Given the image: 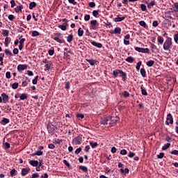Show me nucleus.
I'll use <instances>...</instances> for the list:
<instances>
[{
  "mask_svg": "<svg viewBox=\"0 0 178 178\" xmlns=\"http://www.w3.org/2000/svg\"><path fill=\"white\" fill-rule=\"evenodd\" d=\"M73 38L74 36L72 34H70L67 37V42H69V44H72V41H73Z\"/></svg>",
  "mask_w": 178,
  "mask_h": 178,
  "instance_id": "obj_24",
  "label": "nucleus"
},
{
  "mask_svg": "<svg viewBox=\"0 0 178 178\" xmlns=\"http://www.w3.org/2000/svg\"><path fill=\"white\" fill-rule=\"evenodd\" d=\"M81 143H83V135H79L72 140L74 145H81Z\"/></svg>",
  "mask_w": 178,
  "mask_h": 178,
  "instance_id": "obj_3",
  "label": "nucleus"
},
{
  "mask_svg": "<svg viewBox=\"0 0 178 178\" xmlns=\"http://www.w3.org/2000/svg\"><path fill=\"white\" fill-rule=\"evenodd\" d=\"M172 38H167L163 46L164 51H170V48H172Z\"/></svg>",
  "mask_w": 178,
  "mask_h": 178,
  "instance_id": "obj_2",
  "label": "nucleus"
},
{
  "mask_svg": "<svg viewBox=\"0 0 178 178\" xmlns=\"http://www.w3.org/2000/svg\"><path fill=\"white\" fill-rule=\"evenodd\" d=\"M48 54H49V55H50V56H52V55H54V54H55V50L54 49V48L49 49L48 51Z\"/></svg>",
  "mask_w": 178,
  "mask_h": 178,
  "instance_id": "obj_49",
  "label": "nucleus"
},
{
  "mask_svg": "<svg viewBox=\"0 0 178 178\" xmlns=\"http://www.w3.org/2000/svg\"><path fill=\"white\" fill-rule=\"evenodd\" d=\"M140 9L143 12H147V6L145 4H140Z\"/></svg>",
  "mask_w": 178,
  "mask_h": 178,
  "instance_id": "obj_40",
  "label": "nucleus"
},
{
  "mask_svg": "<svg viewBox=\"0 0 178 178\" xmlns=\"http://www.w3.org/2000/svg\"><path fill=\"white\" fill-rule=\"evenodd\" d=\"M21 101H24V99H27V94L23 93L19 97Z\"/></svg>",
  "mask_w": 178,
  "mask_h": 178,
  "instance_id": "obj_34",
  "label": "nucleus"
},
{
  "mask_svg": "<svg viewBox=\"0 0 178 178\" xmlns=\"http://www.w3.org/2000/svg\"><path fill=\"white\" fill-rule=\"evenodd\" d=\"M120 155H127V150L123 149L120 152Z\"/></svg>",
  "mask_w": 178,
  "mask_h": 178,
  "instance_id": "obj_56",
  "label": "nucleus"
},
{
  "mask_svg": "<svg viewBox=\"0 0 178 178\" xmlns=\"http://www.w3.org/2000/svg\"><path fill=\"white\" fill-rule=\"evenodd\" d=\"M140 89H141L142 95H148V92H147V90L144 89L143 86H141Z\"/></svg>",
  "mask_w": 178,
  "mask_h": 178,
  "instance_id": "obj_41",
  "label": "nucleus"
},
{
  "mask_svg": "<svg viewBox=\"0 0 178 178\" xmlns=\"http://www.w3.org/2000/svg\"><path fill=\"white\" fill-rule=\"evenodd\" d=\"M98 27H99V23L96 19L90 21V30H97Z\"/></svg>",
  "mask_w": 178,
  "mask_h": 178,
  "instance_id": "obj_5",
  "label": "nucleus"
},
{
  "mask_svg": "<svg viewBox=\"0 0 178 178\" xmlns=\"http://www.w3.org/2000/svg\"><path fill=\"white\" fill-rule=\"evenodd\" d=\"M65 88L66 90H69V88H70V82L67 81L65 83Z\"/></svg>",
  "mask_w": 178,
  "mask_h": 178,
  "instance_id": "obj_53",
  "label": "nucleus"
},
{
  "mask_svg": "<svg viewBox=\"0 0 178 178\" xmlns=\"http://www.w3.org/2000/svg\"><path fill=\"white\" fill-rule=\"evenodd\" d=\"M17 71L19 72V73H22L23 70H26L27 69V65L26 64H19L17 65Z\"/></svg>",
  "mask_w": 178,
  "mask_h": 178,
  "instance_id": "obj_10",
  "label": "nucleus"
},
{
  "mask_svg": "<svg viewBox=\"0 0 178 178\" xmlns=\"http://www.w3.org/2000/svg\"><path fill=\"white\" fill-rule=\"evenodd\" d=\"M16 172H17V171L15 168L11 170L10 172V176H12V177H13V176H16Z\"/></svg>",
  "mask_w": 178,
  "mask_h": 178,
  "instance_id": "obj_39",
  "label": "nucleus"
},
{
  "mask_svg": "<svg viewBox=\"0 0 178 178\" xmlns=\"http://www.w3.org/2000/svg\"><path fill=\"white\" fill-rule=\"evenodd\" d=\"M4 148L6 149H9V148H10V143L6 142L4 143Z\"/></svg>",
  "mask_w": 178,
  "mask_h": 178,
  "instance_id": "obj_51",
  "label": "nucleus"
},
{
  "mask_svg": "<svg viewBox=\"0 0 178 178\" xmlns=\"http://www.w3.org/2000/svg\"><path fill=\"white\" fill-rule=\"evenodd\" d=\"M130 34H127L124 36V45H130Z\"/></svg>",
  "mask_w": 178,
  "mask_h": 178,
  "instance_id": "obj_12",
  "label": "nucleus"
},
{
  "mask_svg": "<svg viewBox=\"0 0 178 178\" xmlns=\"http://www.w3.org/2000/svg\"><path fill=\"white\" fill-rule=\"evenodd\" d=\"M91 16H90V15H86L84 17V20L85 22H88V20H90Z\"/></svg>",
  "mask_w": 178,
  "mask_h": 178,
  "instance_id": "obj_58",
  "label": "nucleus"
},
{
  "mask_svg": "<svg viewBox=\"0 0 178 178\" xmlns=\"http://www.w3.org/2000/svg\"><path fill=\"white\" fill-rule=\"evenodd\" d=\"M4 52L6 55H9L10 56H13V53L10 51L9 49H6L4 50Z\"/></svg>",
  "mask_w": 178,
  "mask_h": 178,
  "instance_id": "obj_38",
  "label": "nucleus"
},
{
  "mask_svg": "<svg viewBox=\"0 0 178 178\" xmlns=\"http://www.w3.org/2000/svg\"><path fill=\"white\" fill-rule=\"evenodd\" d=\"M2 34L4 37H8L9 35V31L3 30Z\"/></svg>",
  "mask_w": 178,
  "mask_h": 178,
  "instance_id": "obj_50",
  "label": "nucleus"
},
{
  "mask_svg": "<svg viewBox=\"0 0 178 178\" xmlns=\"http://www.w3.org/2000/svg\"><path fill=\"white\" fill-rule=\"evenodd\" d=\"M109 119H111V126H115V124H116V123H118V120H119V117L116 116V117H110Z\"/></svg>",
  "mask_w": 178,
  "mask_h": 178,
  "instance_id": "obj_11",
  "label": "nucleus"
},
{
  "mask_svg": "<svg viewBox=\"0 0 178 178\" xmlns=\"http://www.w3.org/2000/svg\"><path fill=\"white\" fill-rule=\"evenodd\" d=\"M19 87V83H14L12 84V88L13 90H17V88Z\"/></svg>",
  "mask_w": 178,
  "mask_h": 178,
  "instance_id": "obj_47",
  "label": "nucleus"
},
{
  "mask_svg": "<svg viewBox=\"0 0 178 178\" xmlns=\"http://www.w3.org/2000/svg\"><path fill=\"white\" fill-rule=\"evenodd\" d=\"M98 15H99V10H95L92 11V15L94 16V17H98Z\"/></svg>",
  "mask_w": 178,
  "mask_h": 178,
  "instance_id": "obj_37",
  "label": "nucleus"
},
{
  "mask_svg": "<svg viewBox=\"0 0 178 178\" xmlns=\"http://www.w3.org/2000/svg\"><path fill=\"white\" fill-rule=\"evenodd\" d=\"M125 60L126 62H128V63H133V62H134V58L132 56H128Z\"/></svg>",
  "mask_w": 178,
  "mask_h": 178,
  "instance_id": "obj_25",
  "label": "nucleus"
},
{
  "mask_svg": "<svg viewBox=\"0 0 178 178\" xmlns=\"http://www.w3.org/2000/svg\"><path fill=\"white\" fill-rule=\"evenodd\" d=\"M3 56H5V54H0V65H3Z\"/></svg>",
  "mask_w": 178,
  "mask_h": 178,
  "instance_id": "obj_35",
  "label": "nucleus"
},
{
  "mask_svg": "<svg viewBox=\"0 0 178 178\" xmlns=\"http://www.w3.org/2000/svg\"><path fill=\"white\" fill-rule=\"evenodd\" d=\"M84 34V31L81 29V28H79L78 30V36L79 37H83V35Z\"/></svg>",
  "mask_w": 178,
  "mask_h": 178,
  "instance_id": "obj_33",
  "label": "nucleus"
},
{
  "mask_svg": "<svg viewBox=\"0 0 178 178\" xmlns=\"http://www.w3.org/2000/svg\"><path fill=\"white\" fill-rule=\"evenodd\" d=\"M113 75L114 79H116V77H122L123 81H126V79H127V74L122 70H113Z\"/></svg>",
  "mask_w": 178,
  "mask_h": 178,
  "instance_id": "obj_1",
  "label": "nucleus"
},
{
  "mask_svg": "<svg viewBox=\"0 0 178 178\" xmlns=\"http://www.w3.org/2000/svg\"><path fill=\"white\" fill-rule=\"evenodd\" d=\"M52 66V62H49L47 64L45 65L44 70H49L51 69V67Z\"/></svg>",
  "mask_w": 178,
  "mask_h": 178,
  "instance_id": "obj_28",
  "label": "nucleus"
},
{
  "mask_svg": "<svg viewBox=\"0 0 178 178\" xmlns=\"http://www.w3.org/2000/svg\"><path fill=\"white\" fill-rule=\"evenodd\" d=\"M63 163H64V165H65L68 169H70V163H69L67 160H63Z\"/></svg>",
  "mask_w": 178,
  "mask_h": 178,
  "instance_id": "obj_46",
  "label": "nucleus"
},
{
  "mask_svg": "<svg viewBox=\"0 0 178 178\" xmlns=\"http://www.w3.org/2000/svg\"><path fill=\"white\" fill-rule=\"evenodd\" d=\"M47 130L49 134H51V136H53V134H55V127H54V125L48 124Z\"/></svg>",
  "mask_w": 178,
  "mask_h": 178,
  "instance_id": "obj_7",
  "label": "nucleus"
},
{
  "mask_svg": "<svg viewBox=\"0 0 178 178\" xmlns=\"http://www.w3.org/2000/svg\"><path fill=\"white\" fill-rule=\"evenodd\" d=\"M159 25V24L158 23V21H156V20H154L152 23L153 27H158Z\"/></svg>",
  "mask_w": 178,
  "mask_h": 178,
  "instance_id": "obj_60",
  "label": "nucleus"
},
{
  "mask_svg": "<svg viewBox=\"0 0 178 178\" xmlns=\"http://www.w3.org/2000/svg\"><path fill=\"white\" fill-rule=\"evenodd\" d=\"M90 145L92 147V148H97L98 147V143L97 142H92V141H90Z\"/></svg>",
  "mask_w": 178,
  "mask_h": 178,
  "instance_id": "obj_29",
  "label": "nucleus"
},
{
  "mask_svg": "<svg viewBox=\"0 0 178 178\" xmlns=\"http://www.w3.org/2000/svg\"><path fill=\"white\" fill-rule=\"evenodd\" d=\"M38 35H40V33L37 31H33L32 32V37H38Z\"/></svg>",
  "mask_w": 178,
  "mask_h": 178,
  "instance_id": "obj_48",
  "label": "nucleus"
},
{
  "mask_svg": "<svg viewBox=\"0 0 178 178\" xmlns=\"http://www.w3.org/2000/svg\"><path fill=\"white\" fill-rule=\"evenodd\" d=\"M27 86H29L27 80L24 81L22 83V87H27Z\"/></svg>",
  "mask_w": 178,
  "mask_h": 178,
  "instance_id": "obj_55",
  "label": "nucleus"
},
{
  "mask_svg": "<svg viewBox=\"0 0 178 178\" xmlns=\"http://www.w3.org/2000/svg\"><path fill=\"white\" fill-rule=\"evenodd\" d=\"M108 122H109V119L108 118H103L101 120L102 124H104V126H106L108 124Z\"/></svg>",
  "mask_w": 178,
  "mask_h": 178,
  "instance_id": "obj_19",
  "label": "nucleus"
},
{
  "mask_svg": "<svg viewBox=\"0 0 178 178\" xmlns=\"http://www.w3.org/2000/svg\"><path fill=\"white\" fill-rule=\"evenodd\" d=\"M30 172V169L28 168H22L21 171V175L22 176H26V175H29Z\"/></svg>",
  "mask_w": 178,
  "mask_h": 178,
  "instance_id": "obj_15",
  "label": "nucleus"
},
{
  "mask_svg": "<svg viewBox=\"0 0 178 178\" xmlns=\"http://www.w3.org/2000/svg\"><path fill=\"white\" fill-rule=\"evenodd\" d=\"M140 74L142 77H147V71H145V69L144 68L140 69Z\"/></svg>",
  "mask_w": 178,
  "mask_h": 178,
  "instance_id": "obj_27",
  "label": "nucleus"
},
{
  "mask_svg": "<svg viewBox=\"0 0 178 178\" xmlns=\"http://www.w3.org/2000/svg\"><path fill=\"white\" fill-rule=\"evenodd\" d=\"M109 33L110 34H120L122 33V28L115 27L114 30H111Z\"/></svg>",
  "mask_w": 178,
  "mask_h": 178,
  "instance_id": "obj_8",
  "label": "nucleus"
},
{
  "mask_svg": "<svg viewBox=\"0 0 178 178\" xmlns=\"http://www.w3.org/2000/svg\"><path fill=\"white\" fill-rule=\"evenodd\" d=\"M165 124L167 126H169V124H173V116L172 115L171 113L168 114Z\"/></svg>",
  "mask_w": 178,
  "mask_h": 178,
  "instance_id": "obj_6",
  "label": "nucleus"
},
{
  "mask_svg": "<svg viewBox=\"0 0 178 178\" xmlns=\"http://www.w3.org/2000/svg\"><path fill=\"white\" fill-rule=\"evenodd\" d=\"M163 41H164L163 38L161 35H159L157 38L158 45H163Z\"/></svg>",
  "mask_w": 178,
  "mask_h": 178,
  "instance_id": "obj_16",
  "label": "nucleus"
},
{
  "mask_svg": "<svg viewBox=\"0 0 178 178\" xmlns=\"http://www.w3.org/2000/svg\"><path fill=\"white\" fill-rule=\"evenodd\" d=\"M42 154H44V152L41 151V150H38L35 152V154L38 156H41V155H42Z\"/></svg>",
  "mask_w": 178,
  "mask_h": 178,
  "instance_id": "obj_54",
  "label": "nucleus"
},
{
  "mask_svg": "<svg viewBox=\"0 0 178 178\" xmlns=\"http://www.w3.org/2000/svg\"><path fill=\"white\" fill-rule=\"evenodd\" d=\"M29 165L33 166V168H37L38 166V161L37 160H31L29 161Z\"/></svg>",
  "mask_w": 178,
  "mask_h": 178,
  "instance_id": "obj_14",
  "label": "nucleus"
},
{
  "mask_svg": "<svg viewBox=\"0 0 178 178\" xmlns=\"http://www.w3.org/2000/svg\"><path fill=\"white\" fill-rule=\"evenodd\" d=\"M129 97H130V93L129 92H127V90H124V93H123V97L127 98Z\"/></svg>",
  "mask_w": 178,
  "mask_h": 178,
  "instance_id": "obj_43",
  "label": "nucleus"
},
{
  "mask_svg": "<svg viewBox=\"0 0 178 178\" xmlns=\"http://www.w3.org/2000/svg\"><path fill=\"white\" fill-rule=\"evenodd\" d=\"M170 154L172 155H177L178 156V150H176V149L172 150V152H170Z\"/></svg>",
  "mask_w": 178,
  "mask_h": 178,
  "instance_id": "obj_62",
  "label": "nucleus"
},
{
  "mask_svg": "<svg viewBox=\"0 0 178 178\" xmlns=\"http://www.w3.org/2000/svg\"><path fill=\"white\" fill-rule=\"evenodd\" d=\"M81 152V147L76 149L75 151L76 155H79V154H80Z\"/></svg>",
  "mask_w": 178,
  "mask_h": 178,
  "instance_id": "obj_63",
  "label": "nucleus"
},
{
  "mask_svg": "<svg viewBox=\"0 0 178 178\" xmlns=\"http://www.w3.org/2000/svg\"><path fill=\"white\" fill-rule=\"evenodd\" d=\"M146 3L147 4V8L149 9H151L152 6H155V0L152 1L149 3H148V1H146Z\"/></svg>",
  "mask_w": 178,
  "mask_h": 178,
  "instance_id": "obj_21",
  "label": "nucleus"
},
{
  "mask_svg": "<svg viewBox=\"0 0 178 178\" xmlns=\"http://www.w3.org/2000/svg\"><path fill=\"white\" fill-rule=\"evenodd\" d=\"M37 6V3L34 1H32L29 3V9L32 10L34 9Z\"/></svg>",
  "mask_w": 178,
  "mask_h": 178,
  "instance_id": "obj_30",
  "label": "nucleus"
},
{
  "mask_svg": "<svg viewBox=\"0 0 178 178\" xmlns=\"http://www.w3.org/2000/svg\"><path fill=\"white\" fill-rule=\"evenodd\" d=\"M38 81V76H36L34 79H33L32 83L33 84H37V82Z\"/></svg>",
  "mask_w": 178,
  "mask_h": 178,
  "instance_id": "obj_59",
  "label": "nucleus"
},
{
  "mask_svg": "<svg viewBox=\"0 0 178 178\" xmlns=\"http://www.w3.org/2000/svg\"><path fill=\"white\" fill-rule=\"evenodd\" d=\"M154 64H155V61L152 60H150L146 63V65L147 66H148V67H152V66H154Z\"/></svg>",
  "mask_w": 178,
  "mask_h": 178,
  "instance_id": "obj_22",
  "label": "nucleus"
},
{
  "mask_svg": "<svg viewBox=\"0 0 178 178\" xmlns=\"http://www.w3.org/2000/svg\"><path fill=\"white\" fill-rule=\"evenodd\" d=\"M86 62H88L90 65V66H94L95 65H97V63H98V61L94 59H86Z\"/></svg>",
  "mask_w": 178,
  "mask_h": 178,
  "instance_id": "obj_13",
  "label": "nucleus"
},
{
  "mask_svg": "<svg viewBox=\"0 0 178 178\" xmlns=\"http://www.w3.org/2000/svg\"><path fill=\"white\" fill-rule=\"evenodd\" d=\"M22 9H23V5H19L15 8V12L19 13V12H22Z\"/></svg>",
  "mask_w": 178,
  "mask_h": 178,
  "instance_id": "obj_23",
  "label": "nucleus"
},
{
  "mask_svg": "<svg viewBox=\"0 0 178 178\" xmlns=\"http://www.w3.org/2000/svg\"><path fill=\"white\" fill-rule=\"evenodd\" d=\"M54 35H55V37L53 38V40H54V41H56L59 44H65V40L59 38V37H60V35H62V33H55Z\"/></svg>",
  "mask_w": 178,
  "mask_h": 178,
  "instance_id": "obj_4",
  "label": "nucleus"
},
{
  "mask_svg": "<svg viewBox=\"0 0 178 178\" xmlns=\"http://www.w3.org/2000/svg\"><path fill=\"white\" fill-rule=\"evenodd\" d=\"M58 29H60L63 31H66V25H58Z\"/></svg>",
  "mask_w": 178,
  "mask_h": 178,
  "instance_id": "obj_45",
  "label": "nucleus"
},
{
  "mask_svg": "<svg viewBox=\"0 0 178 178\" xmlns=\"http://www.w3.org/2000/svg\"><path fill=\"white\" fill-rule=\"evenodd\" d=\"M92 45L93 47H96L97 48H102V43H98L95 41L91 42Z\"/></svg>",
  "mask_w": 178,
  "mask_h": 178,
  "instance_id": "obj_18",
  "label": "nucleus"
},
{
  "mask_svg": "<svg viewBox=\"0 0 178 178\" xmlns=\"http://www.w3.org/2000/svg\"><path fill=\"white\" fill-rule=\"evenodd\" d=\"M10 42V38L6 37V38H5V42H4L5 47H8Z\"/></svg>",
  "mask_w": 178,
  "mask_h": 178,
  "instance_id": "obj_32",
  "label": "nucleus"
},
{
  "mask_svg": "<svg viewBox=\"0 0 178 178\" xmlns=\"http://www.w3.org/2000/svg\"><path fill=\"white\" fill-rule=\"evenodd\" d=\"M165 156V154L163 152L159 153V155H157L158 159H162Z\"/></svg>",
  "mask_w": 178,
  "mask_h": 178,
  "instance_id": "obj_52",
  "label": "nucleus"
},
{
  "mask_svg": "<svg viewBox=\"0 0 178 178\" xmlns=\"http://www.w3.org/2000/svg\"><path fill=\"white\" fill-rule=\"evenodd\" d=\"M79 169L81 170H83V172H84L85 173H87V172H88V168L86 166L81 165L79 166Z\"/></svg>",
  "mask_w": 178,
  "mask_h": 178,
  "instance_id": "obj_31",
  "label": "nucleus"
},
{
  "mask_svg": "<svg viewBox=\"0 0 178 178\" xmlns=\"http://www.w3.org/2000/svg\"><path fill=\"white\" fill-rule=\"evenodd\" d=\"M1 99H2V102L3 104H6L8 102H9V96L8 95H6V93L3 92L1 94Z\"/></svg>",
  "mask_w": 178,
  "mask_h": 178,
  "instance_id": "obj_9",
  "label": "nucleus"
},
{
  "mask_svg": "<svg viewBox=\"0 0 178 178\" xmlns=\"http://www.w3.org/2000/svg\"><path fill=\"white\" fill-rule=\"evenodd\" d=\"M174 40H175V42H176V44H178V33L174 35Z\"/></svg>",
  "mask_w": 178,
  "mask_h": 178,
  "instance_id": "obj_61",
  "label": "nucleus"
},
{
  "mask_svg": "<svg viewBox=\"0 0 178 178\" xmlns=\"http://www.w3.org/2000/svg\"><path fill=\"white\" fill-rule=\"evenodd\" d=\"M8 19L10 20V22H13V19H15V15H9Z\"/></svg>",
  "mask_w": 178,
  "mask_h": 178,
  "instance_id": "obj_64",
  "label": "nucleus"
},
{
  "mask_svg": "<svg viewBox=\"0 0 178 178\" xmlns=\"http://www.w3.org/2000/svg\"><path fill=\"white\" fill-rule=\"evenodd\" d=\"M120 172L121 173H124L125 175L129 174V172H130V170H129V168H125L124 170L123 168L120 169Z\"/></svg>",
  "mask_w": 178,
  "mask_h": 178,
  "instance_id": "obj_36",
  "label": "nucleus"
},
{
  "mask_svg": "<svg viewBox=\"0 0 178 178\" xmlns=\"http://www.w3.org/2000/svg\"><path fill=\"white\" fill-rule=\"evenodd\" d=\"M174 12H178V3H174Z\"/></svg>",
  "mask_w": 178,
  "mask_h": 178,
  "instance_id": "obj_57",
  "label": "nucleus"
},
{
  "mask_svg": "<svg viewBox=\"0 0 178 178\" xmlns=\"http://www.w3.org/2000/svg\"><path fill=\"white\" fill-rule=\"evenodd\" d=\"M139 24L144 29H148V25H147V23H145L144 21H140Z\"/></svg>",
  "mask_w": 178,
  "mask_h": 178,
  "instance_id": "obj_26",
  "label": "nucleus"
},
{
  "mask_svg": "<svg viewBox=\"0 0 178 178\" xmlns=\"http://www.w3.org/2000/svg\"><path fill=\"white\" fill-rule=\"evenodd\" d=\"M10 120L8 118H3V120L0 122L1 124L5 126V124H8Z\"/></svg>",
  "mask_w": 178,
  "mask_h": 178,
  "instance_id": "obj_17",
  "label": "nucleus"
},
{
  "mask_svg": "<svg viewBox=\"0 0 178 178\" xmlns=\"http://www.w3.org/2000/svg\"><path fill=\"white\" fill-rule=\"evenodd\" d=\"M169 147H170V143H167V144H165L164 146H163L162 150H163V151H166V149H167L168 148H169Z\"/></svg>",
  "mask_w": 178,
  "mask_h": 178,
  "instance_id": "obj_44",
  "label": "nucleus"
},
{
  "mask_svg": "<svg viewBox=\"0 0 178 178\" xmlns=\"http://www.w3.org/2000/svg\"><path fill=\"white\" fill-rule=\"evenodd\" d=\"M124 19H126V17H119L118 16L116 18L114 19V22H115V23H118L119 22H123V20H124Z\"/></svg>",
  "mask_w": 178,
  "mask_h": 178,
  "instance_id": "obj_20",
  "label": "nucleus"
},
{
  "mask_svg": "<svg viewBox=\"0 0 178 178\" xmlns=\"http://www.w3.org/2000/svg\"><path fill=\"white\" fill-rule=\"evenodd\" d=\"M141 65H143V63L141 61L138 62L136 69L138 72L140 70V67H141Z\"/></svg>",
  "mask_w": 178,
  "mask_h": 178,
  "instance_id": "obj_42",
  "label": "nucleus"
}]
</instances>
